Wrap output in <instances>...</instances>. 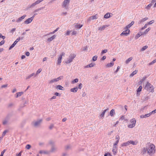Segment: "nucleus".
I'll return each mask as SVG.
<instances>
[{"mask_svg": "<svg viewBox=\"0 0 156 156\" xmlns=\"http://www.w3.org/2000/svg\"><path fill=\"white\" fill-rule=\"evenodd\" d=\"M147 146L148 153L151 154L154 153L155 152V147L153 144H147Z\"/></svg>", "mask_w": 156, "mask_h": 156, "instance_id": "f257e3e1", "label": "nucleus"}, {"mask_svg": "<svg viewBox=\"0 0 156 156\" xmlns=\"http://www.w3.org/2000/svg\"><path fill=\"white\" fill-rule=\"evenodd\" d=\"M144 89L150 92H153L154 91L153 86L148 82L145 87Z\"/></svg>", "mask_w": 156, "mask_h": 156, "instance_id": "f03ea898", "label": "nucleus"}, {"mask_svg": "<svg viewBox=\"0 0 156 156\" xmlns=\"http://www.w3.org/2000/svg\"><path fill=\"white\" fill-rule=\"evenodd\" d=\"M76 56V55L74 54H70L69 57V58L66 61H65V63L66 64H68L72 62Z\"/></svg>", "mask_w": 156, "mask_h": 156, "instance_id": "7ed1b4c3", "label": "nucleus"}, {"mask_svg": "<svg viewBox=\"0 0 156 156\" xmlns=\"http://www.w3.org/2000/svg\"><path fill=\"white\" fill-rule=\"evenodd\" d=\"M42 121V119H40L36 121L33 122L31 124L35 127H37L38 126H39Z\"/></svg>", "mask_w": 156, "mask_h": 156, "instance_id": "20e7f679", "label": "nucleus"}, {"mask_svg": "<svg viewBox=\"0 0 156 156\" xmlns=\"http://www.w3.org/2000/svg\"><path fill=\"white\" fill-rule=\"evenodd\" d=\"M70 2V0H64L62 5V6L65 9H67Z\"/></svg>", "mask_w": 156, "mask_h": 156, "instance_id": "39448f33", "label": "nucleus"}, {"mask_svg": "<svg viewBox=\"0 0 156 156\" xmlns=\"http://www.w3.org/2000/svg\"><path fill=\"white\" fill-rule=\"evenodd\" d=\"M125 30L123 31L120 34V35L121 36H122L123 35H125L127 36L128 35L130 32V30L129 29H125Z\"/></svg>", "mask_w": 156, "mask_h": 156, "instance_id": "423d86ee", "label": "nucleus"}, {"mask_svg": "<svg viewBox=\"0 0 156 156\" xmlns=\"http://www.w3.org/2000/svg\"><path fill=\"white\" fill-rule=\"evenodd\" d=\"M97 16V14H96L94 16H90L88 20V21H90L91 20H93L97 19L98 18Z\"/></svg>", "mask_w": 156, "mask_h": 156, "instance_id": "0eeeda50", "label": "nucleus"}, {"mask_svg": "<svg viewBox=\"0 0 156 156\" xmlns=\"http://www.w3.org/2000/svg\"><path fill=\"white\" fill-rule=\"evenodd\" d=\"M26 16V15H24L23 16L19 17V18H18L17 20H16V22L18 23L20 22Z\"/></svg>", "mask_w": 156, "mask_h": 156, "instance_id": "6e6552de", "label": "nucleus"}, {"mask_svg": "<svg viewBox=\"0 0 156 156\" xmlns=\"http://www.w3.org/2000/svg\"><path fill=\"white\" fill-rule=\"evenodd\" d=\"M95 65V64L94 63H91L89 65H88L87 66H84V68H89V67H93Z\"/></svg>", "mask_w": 156, "mask_h": 156, "instance_id": "1a4fd4ad", "label": "nucleus"}, {"mask_svg": "<svg viewBox=\"0 0 156 156\" xmlns=\"http://www.w3.org/2000/svg\"><path fill=\"white\" fill-rule=\"evenodd\" d=\"M55 88L56 89H58L59 90H64V88L62 87V86L60 85H58L57 86H56L55 87Z\"/></svg>", "mask_w": 156, "mask_h": 156, "instance_id": "9d476101", "label": "nucleus"}, {"mask_svg": "<svg viewBox=\"0 0 156 156\" xmlns=\"http://www.w3.org/2000/svg\"><path fill=\"white\" fill-rule=\"evenodd\" d=\"M134 22L132 21L130 23L127 25L125 28L124 29H128L130 28L134 23Z\"/></svg>", "mask_w": 156, "mask_h": 156, "instance_id": "9b49d317", "label": "nucleus"}, {"mask_svg": "<svg viewBox=\"0 0 156 156\" xmlns=\"http://www.w3.org/2000/svg\"><path fill=\"white\" fill-rule=\"evenodd\" d=\"M150 30V28H148L147 29H146L144 32H140V33H141V35H145L147 34L148 32Z\"/></svg>", "mask_w": 156, "mask_h": 156, "instance_id": "f8f14e48", "label": "nucleus"}, {"mask_svg": "<svg viewBox=\"0 0 156 156\" xmlns=\"http://www.w3.org/2000/svg\"><path fill=\"white\" fill-rule=\"evenodd\" d=\"M32 21V20L30 18L27 19L26 20H25L24 23L25 24H28L30 23Z\"/></svg>", "mask_w": 156, "mask_h": 156, "instance_id": "ddd939ff", "label": "nucleus"}, {"mask_svg": "<svg viewBox=\"0 0 156 156\" xmlns=\"http://www.w3.org/2000/svg\"><path fill=\"white\" fill-rule=\"evenodd\" d=\"M150 115H151L150 114V113H149L148 114H145L144 115H141L140 116V117L142 119V118H146L147 117H149Z\"/></svg>", "mask_w": 156, "mask_h": 156, "instance_id": "4468645a", "label": "nucleus"}, {"mask_svg": "<svg viewBox=\"0 0 156 156\" xmlns=\"http://www.w3.org/2000/svg\"><path fill=\"white\" fill-rule=\"evenodd\" d=\"M57 150V148L55 147V145L51 146V152H54Z\"/></svg>", "mask_w": 156, "mask_h": 156, "instance_id": "2eb2a0df", "label": "nucleus"}, {"mask_svg": "<svg viewBox=\"0 0 156 156\" xmlns=\"http://www.w3.org/2000/svg\"><path fill=\"white\" fill-rule=\"evenodd\" d=\"M128 141L126 142H124L121 144V147H127L129 145V144Z\"/></svg>", "mask_w": 156, "mask_h": 156, "instance_id": "dca6fc26", "label": "nucleus"}, {"mask_svg": "<svg viewBox=\"0 0 156 156\" xmlns=\"http://www.w3.org/2000/svg\"><path fill=\"white\" fill-rule=\"evenodd\" d=\"M78 90V87H75L74 88H71L70 89V91L73 92H76Z\"/></svg>", "mask_w": 156, "mask_h": 156, "instance_id": "f3484780", "label": "nucleus"}, {"mask_svg": "<svg viewBox=\"0 0 156 156\" xmlns=\"http://www.w3.org/2000/svg\"><path fill=\"white\" fill-rule=\"evenodd\" d=\"M55 37L56 36L55 35H53L51 37L48 38L47 39V41L48 42L51 41L55 38Z\"/></svg>", "mask_w": 156, "mask_h": 156, "instance_id": "a211bd4d", "label": "nucleus"}, {"mask_svg": "<svg viewBox=\"0 0 156 156\" xmlns=\"http://www.w3.org/2000/svg\"><path fill=\"white\" fill-rule=\"evenodd\" d=\"M40 154H49V152L48 151L44 150H41L39 152Z\"/></svg>", "mask_w": 156, "mask_h": 156, "instance_id": "6ab92c4d", "label": "nucleus"}, {"mask_svg": "<svg viewBox=\"0 0 156 156\" xmlns=\"http://www.w3.org/2000/svg\"><path fill=\"white\" fill-rule=\"evenodd\" d=\"M114 63L113 62H111L110 63L107 64L106 65V66L107 67H112L113 66Z\"/></svg>", "mask_w": 156, "mask_h": 156, "instance_id": "aec40b11", "label": "nucleus"}, {"mask_svg": "<svg viewBox=\"0 0 156 156\" xmlns=\"http://www.w3.org/2000/svg\"><path fill=\"white\" fill-rule=\"evenodd\" d=\"M115 114V110L112 109L110 112V115L112 117L114 116V115Z\"/></svg>", "mask_w": 156, "mask_h": 156, "instance_id": "412c9836", "label": "nucleus"}, {"mask_svg": "<svg viewBox=\"0 0 156 156\" xmlns=\"http://www.w3.org/2000/svg\"><path fill=\"white\" fill-rule=\"evenodd\" d=\"M110 17V14L109 13H107L104 16V18L108 19Z\"/></svg>", "mask_w": 156, "mask_h": 156, "instance_id": "4be33fe9", "label": "nucleus"}, {"mask_svg": "<svg viewBox=\"0 0 156 156\" xmlns=\"http://www.w3.org/2000/svg\"><path fill=\"white\" fill-rule=\"evenodd\" d=\"M129 144V145L130 144H132L133 145H135L137 144V143L136 142V141H134L132 140H129L128 141Z\"/></svg>", "mask_w": 156, "mask_h": 156, "instance_id": "5701e85b", "label": "nucleus"}, {"mask_svg": "<svg viewBox=\"0 0 156 156\" xmlns=\"http://www.w3.org/2000/svg\"><path fill=\"white\" fill-rule=\"evenodd\" d=\"M108 26L107 25H104L102 27H100L98 30H104L106 27Z\"/></svg>", "mask_w": 156, "mask_h": 156, "instance_id": "b1692460", "label": "nucleus"}, {"mask_svg": "<svg viewBox=\"0 0 156 156\" xmlns=\"http://www.w3.org/2000/svg\"><path fill=\"white\" fill-rule=\"evenodd\" d=\"M23 93V92H19L16 93V98H17L18 97L21 96Z\"/></svg>", "mask_w": 156, "mask_h": 156, "instance_id": "393cba45", "label": "nucleus"}, {"mask_svg": "<svg viewBox=\"0 0 156 156\" xmlns=\"http://www.w3.org/2000/svg\"><path fill=\"white\" fill-rule=\"evenodd\" d=\"M148 19V18H147V17L145 18L142 19V20H140L138 22V23L140 24V23H143L144 21H146Z\"/></svg>", "mask_w": 156, "mask_h": 156, "instance_id": "a878e982", "label": "nucleus"}, {"mask_svg": "<svg viewBox=\"0 0 156 156\" xmlns=\"http://www.w3.org/2000/svg\"><path fill=\"white\" fill-rule=\"evenodd\" d=\"M147 147H144L143 148V154L145 153L147 151L148 152L147 146Z\"/></svg>", "mask_w": 156, "mask_h": 156, "instance_id": "bb28decb", "label": "nucleus"}, {"mask_svg": "<svg viewBox=\"0 0 156 156\" xmlns=\"http://www.w3.org/2000/svg\"><path fill=\"white\" fill-rule=\"evenodd\" d=\"M132 59L133 58L132 57L129 58L126 61L125 63L126 64H128L131 60H132Z\"/></svg>", "mask_w": 156, "mask_h": 156, "instance_id": "cd10ccee", "label": "nucleus"}, {"mask_svg": "<svg viewBox=\"0 0 156 156\" xmlns=\"http://www.w3.org/2000/svg\"><path fill=\"white\" fill-rule=\"evenodd\" d=\"M142 88V86H140L139 88L137 89L136 91L137 92V94L139 92H140Z\"/></svg>", "mask_w": 156, "mask_h": 156, "instance_id": "c85d7f7f", "label": "nucleus"}, {"mask_svg": "<svg viewBox=\"0 0 156 156\" xmlns=\"http://www.w3.org/2000/svg\"><path fill=\"white\" fill-rule=\"evenodd\" d=\"M62 57H61V56H59L58 58V63H57V64H60V63L61 62V61H62Z\"/></svg>", "mask_w": 156, "mask_h": 156, "instance_id": "c756f323", "label": "nucleus"}, {"mask_svg": "<svg viewBox=\"0 0 156 156\" xmlns=\"http://www.w3.org/2000/svg\"><path fill=\"white\" fill-rule=\"evenodd\" d=\"M147 78V77L145 76L144 77H143V78L139 82V84H141Z\"/></svg>", "mask_w": 156, "mask_h": 156, "instance_id": "7c9ffc66", "label": "nucleus"}, {"mask_svg": "<svg viewBox=\"0 0 156 156\" xmlns=\"http://www.w3.org/2000/svg\"><path fill=\"white\" fill-rule=\"evenodd\" d=\"M63 78V76H59V77L55 79V80H56V82H57L59 81V80H61Z\"/></svg>", "mask_w": 156, "mask_h": 156, "instance_id": "2f4dec72", "label": "nucleus"}, {"mask_svg": "<svg viewBox=\"0 0 156 156\" xmlns=\"http://www.w3.org/2000/svg\"><path fill=\"white\" fill-rule=\"evenodd\" d=\"M141 35V33H140V32H139L136 36L135 37V39H137L139 37H140L141 35Z\"/></svg>", "mask_w": 156, "mask_h": 156, "instance_id": "473e14b6", "label": "nucleus"}, {"mask_svg": "<svg viewBox=\"0 0 156 156\" xmlns=\"http://www.w3.org/2000/svg\"><path fill=\"white\" fill-rule=\"evenodd\" d=\"M130 122L132 123V124H134V125H135V124L136 123V120L135 119L133 118L131 119L130 121Z\"/></svg>", "mask_w": 156, "mask_h": 156, "instance_id": "72a5a7b5", "label": "nucleus"}, {"mask_svg": "<svg viewBox=\"0 0 156 156\" xmlns=\"http://www.w3.org/2000/svg\"><path fill=\"white\" fill-rule=\"evenodd\" d=\"M78 81V79L77 78H76L74 79L72 81L71 83L72 84L74 83H77Z\"/></svg>", "mask_w": 156, "mask_h": 156, "instance_id": "f704fd0d", "label": "nucleus"}, {"mask_svg": "<svg viewBox=\"0 0 156 156\" xmlns=\"http://www.w3.org/2000/svg\"><path fill=\"white\" fill-rule=\"evenodd\" d=\"M44 8V7H41L35 10L34 11V12H38L39 11L42 10Z\"/></svg>", "mask_w": 156, "mask_h": 156, "instance_id": "c9c22d12", "label": "nucleus"}, {"mask_svg": "<svg viewBox=\"0 0 156 156\" xmlns=\"http://www.w3.org/2000/svg\"><path fill=\"white\" fill-rule=\"evenodd\" d=\"M136 73V70H135L133 71L132 73L130 74V77H133L134 75Z\"/></svg>", "mask_w": 156, "mask_h": 156, "instance_id": "e433bc0d", "label": "nucleus"}, {"mask_svg": "<svg viewBox=\"0 0 156 156\" xmlns=\"http://www.w3.org/2000/svg\"><path fill=\"white\" fill-rule=\"evenodd\" d=\"M34 75L35 74L34 73H32L26 78V79H30L31 77L34 76Z\"/></svg>", "mask_w": 156, "mask_h": 156, "instance_id": "4c0bfd02", "label": "nucleus"}, {"mask_svg": "<svg viewBox=\"0 0 156 156\" xmlns=\"http://www.w3.org/2000/svg\"><path fill=\"white\" fill-rule=\"evenodd\" d=\"M148 48V46L147 45L145 46H144L141 49V51H144L145 50H146L147 48Z\"/></svg>", "mask_w": 156, "mask_h": 156, "instance_id": "58836bf2", "label": "nucleus"}, {"mask_svg": "<svg viewBox=\"0 0 156 156\" xmlns=\"http://www.w3.org/2000/svg\"><path fill=\"white\" fill-rule=\"evenodd\" d=\"M59 28V27L57 28L55 30L52 32H51L49 34H54L55 32L57 31L58 30Z\"/></svg>", "mask_w": 156, "mask_h": 156, "instance_id": "ea45409f", "label": "nucleus"}, {"mask_svg": "<svg viewBox=\"0 0 156 156\" xmlns=\"http://www.w3.org/2000/svg\"><path fill=\"white\" fill-rule=\"evenodd\" d=\"M98 57L96 55L94 56L92 58V60L94 61H96Z\"/></svg>", "mask_w": 156, "mask_h": 156, "instance_id": "a19ab883", "label": "nucleus"}, {"mask_svg": "<svg viewBox=\"0 0 156 156\" xmlns=\"http://www.w3.org/2000/svg\"><path fill=\"white\" fill-rule=\"evenodd\" d=\"M117 149H113L112 152L113 153V154L115 155L117 153Z\"/></svg>", "mask_w": 156, "mask_h": 156, "instance_id": "79ce46f5", "label": "nucleus"}, {"mask_svg": "<svg viewBox=\"0 0 156 156\" xmlns=\"http://www.w3.org/2000/svg\"><path fill=\"white\" fill-rule=\"evenodd\" d=\"M8 131L7 130H6L4 131L2 134V137L4 136L5 135L6 133L8 132Z\"/></svg>", "mask_w": 156, "mask_h": 156, "instance_id": "37998d69", "label": "nucleus"}, {"mask_svg": "<svg viewBox=\"0 0 156 156\" xmlns=\"http://www.w3.org/2000/svg\"><path fill=\"white\" fill-rule=\"evenodd\" d=\"M31 147V146L30 144H27L26 146V148L28 150H29Z\"/></svg>", "mask_w": 156, "mask_h": 156, "instance_id": "c03bdc74", "label": "nucleus"}, {"mask_svg": "<svg viewBox=\"0 0 156 156\" xmlns=\"http://www.w3.org/2000/svg\"><path fill=\"white\" fill-rule=\"evenodd\" d=\"M152 4H149L148 5H147V6L146 7V8L147 9H149L152 6Z\"/></svg>", "mask_w": 156, "mask_h": 156, "instance_id": "a18cd8bd", "label": "nucleus"}, {"mask_svg": "<svg viewBox=\"0 0 156 156\" xmlns=\"http://www.w3.org/2000/svg\"><path fill=\"white\" fill-rule=\"evenodd\" d=\"M135 125L134 124H130L128 126V127L129 128H133V127H134Z\"/></svg>", "mask_w": 156, "mask_h": 156, "instance_id": "49530a36", "label": "nucleus"}, {"mask_svg": "<svg viewBox=\"0 0 156 156\" xmlns=\"http://www.w3.org/2000/svg\"><path fill=\"white\" fill-rule=\"evenodd\" d=\"M44 0H37L35 2L36 3V5H37L41 2L43 1Z\"/></svg>", "mask_w": 156, "mask_h": 156, "instance_id": "de8ad7c7", "label": "nucleus"}, {"mask_svg": "<svg viewBox=\"0 0 156 156\" xmlns=\"http://www.w3.org/2000/svg\"><path fill=\"white\" fill-rule=\"evenodd\" d=\"M83 25L81 24L76 25V27L80 29L82 27Z\"/></svg>", "mask_w": 156, "mask_h": 156, "instance_id": "09e8293b", "label": "nucleus"}, {"mask_svg": "<svg viewBox=\"0 0 156 156\" xmlns=\"http://www.w3.org/2000/svg\"><path fill=\"white\" fill-rule=\"evenodd\" d=\"M104 156H112V155L109 153H105L104 154Z\"/></svg>", "mask_w": 156, "mask_h": 156, "instance_id": "8fccbe9b", "label": "nucleus"}, {"mask_svg": "<svg viewBox=\"0 0 156 156\" xmlns=\"http://www.w3.org/2000/svg\"><path fill=\"white\" fill-rule=\"evenodd\" d=\"M36 5L35 2L33 3L29 7V8H32L34 7L35 5Z\"/></svg>", "mask_w": 156, "mask_h": 156, "instance_id": "3c124183", "label": "nucleus"}, {"mask_svg": "<svg viewBox=\"0 0 156 156\" xmlns=\"http://www.w3.org/2000/svg\"><path fill=\"white\" fill-rule=\"evenodd\" d=\"M107 51L108 50L107 49H104V50H102L101 52V55H102L104 53H106Z\"/></svg>", "mask_w": 156, "mask_h": 156, "instance_id": "603ef678", "label": "nucleus"}, {"mask_svg": "<svg viewBox=\"0 0 156 156\" xmlns=\"http://www.w3.org/2000/svg\"><path fill=\"white\" fill-rule=\"evenodd\" d=\"M156 62V59L154 60L152 62L150 63H149V65H152L153 64H154V63H155Z\"/></svg>", "mask_w": 156, "mask_h": 156, "instance_id": "864d4df0", "label": "nucleus"}, {"mask_svg": "<svg viewBox=\"0 0 156 156\" xmlns=\"http://www.w3.org/2000/svg\"><path fill=\"white\" fill-rule=\"evenodd\" d=\"M41 71V69H39L37 71L35 75V76H37L38 74L40 73Z\"/></svg>", "mask_w": 156, "mask_h": 156, "instance_id": "5fc2aeb1", "label": "nucleus"}, {"mask_svg": "<svg viewBox=\"0 0 156 156\" xmlns=\"http://www.w3.org/2000/svg\"><path fill=\"white\" fill-rule=\"evenodd\" d=\"M15 45L13 43L9 47V50H11L13 48Z\"/></svg>", "mask_w": 156, "mask_h": 156, "instance_id": "6e6d98bb", "label": "nucleus"}, {"mask_svg": "<svg viewBox=\"0 0 156 156\" xmlns=\"http://www.w3.org/2000/svg\"><path fill=\"white\" fill-rule=\"evenodd\" d=\"M15 45L13 43L9 47V50H11L13 48Z\"/></svg>", "mask_w": 156, "mask_h": 156, "instance_id": "4d7b16f0", "label": "nucleus"}, {"mask_svg": "<svg viewBox=\"0 0 156 156\" xmlns=\"http://www.w3.org/2000/svg\"><path fill=\"white\" fill-rule=\"evenodd\" d=\"M55 80V79H53L49 81V83H52L54 82H56Z\"/></svg>", "mask_w": 156, "mask_h": 156, "instance_id": "13d9d810", "label": "nucleus"}, {"mask_svg": "<svg viewBox=\"0 0 156 156\" xmlns=\"http://www.w3.org/2000/svg\"><path fill=\"white\" fill-rule=\"evenodd\" d=\"M54 94L55 95V96H60L61 95V94H60V93H58V92H56Z\"/></svg>", "mask_w": 156, "mask_h": 156, "instance_id": "bf43d9fd", "label": "nucleus"}, {"mask_svg": "<svg viewBox=\"0 0 156 156\" xmlns=\"http://www.w3.org/2000/svg\"><path fill=\"white\" fill-rule=\"evenodd\" d=\"M19 41V39L17 38L14 42L13 43L16 45V44Z\"/></svg>", "mask_w": 156, "mask_h": 156, "instance_id": "052dcab7", "label": "nucleus"}, {"mask_svg": "<svg viewBox=\"0 0 156 156\" xmlns=\"http://www.w3.org/2000/svg\"><path fill=\"white\" fill-rule=\"evenodd\" d=\"M49 144L51 145V146L55 145L54 143L52 140H50L49 142Z\"/></svg>", "mask_w": 156, "mask_h": 156, "instance_id": "680f3d73", "label": "nucleus"}, {"mask_svg": "<svg viewBox=\"0 0 156 156\" xmlns=\"http://www.w3.org/2000/svg\"><path fill=\"white\" fill-rule=\"evenodd\" d=\"M7 86H8V84H7L3 85H2L1 86V88H6V87H7Z\"/></svg>", "mask_w": 156, "mask_h": 156, "instance_id": "e2e57ef3", "label": "nucleus"}, {"mask_svg": "<svg viewBox=\"0 0 156 156\" xmlns=\"http://www.w3.org/2000/svg\"><path fill=\"white\" fill-rule=\"evenodd\" d=\"M8 122L7 121V120H5V119L3 122V124L4 125H5L6 124L8 123Z\"/></svg>", "mask_w": 156, "mask_h": 156, "instance_id": "0e129e2a", "label": "nucleus"}, {"mask_svg": "<svg viewBox=\"0 0 156 156\" xmlns=\"http://www.w3.org/2000/svg\"><path fill=\"white\" fill-rule=\"evenodd\" d=\"M149 99V96H146V97H144V101H145Z\"/></svg>", "mask_w": 156, "mask_h": 156, "instance_id": "69168bd1", "label": "nucleus"}, {"mask_svg": "<svg viewBox=\"0 0 156 156\" xmlns=\"http://www.w3.org/2000/svg\"><path fill=\"white\" fill-rule=\"evenodd\" d=\"M156 113V109L153 111L151 112H150L149 113L150 114V115H151V114H154Z\"/></svg>", "mask_w": 156, "mask_h": 156, "instance_id": "338daca9", "label": "nucleus"}, {"mask_svg": "<svg viewBox=\"0 0 156 156\" xmlns=\"http://www.w3.org/2000/svg\"><path fill=\"white\" fill-rule=\"evenodd\" d=\"M6 150H4L2 152L0 156H3L4 153L5 152Z\"/></svg>", "mask_w": 156, "mask_h": 156, "instance_id": "774afa93", "label": "nucleus"}]
</instances>
